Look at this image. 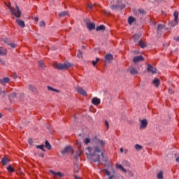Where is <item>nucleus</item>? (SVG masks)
<instances>
[{
  "label": "nucleus",
  "instance_id": "f257e3e1",
  "mask_svg": "<svg viewBox=\"0 0 179 179\" xmlns=\"http://www.w3.org/2000/svg\"><path fill=\"white\" fill-rule=\"evenodd\" d=\"M106 146V141L103 140L96 141V145L92 148L88 147L86 150L87 159L92 162H100V157H104V155L101 152Z\"/></svg>",
  "mask_w": 179,
  "mask_h": 179
},
{
  "label": "nucleus",
  "instance_id": "f03ea898",
  "mask_svg": "<svg viewBox=\"0 0 179 179\" xmlns=\"http://www.w3.org/2000/svg\"><path fill=\"white\" fill-rule=\"evenodd\" d=\"M7 6L10 9L11 15H15V17H20L22 16V11H20L17 6H16V10L10 6V3L8 4Z\"/></svg>",
  "mask_w": 179,
  "mask_h": 179
},
{
  "label": "nucleus",
  "instance_id": "7ed1b4c3",
  "mask_svg": "<svg viewBox=\"0 0 179 179\" xmlns=\"http://www.w3.org/2000/svg\"><path fill=\"white\" fill-rule=\"evenodd\" d=\"M55 68H57V69H60V70H65L68 69L69 66H71V64H58V63H55L54 64Z\"/></svg>",
  "mask_w": 179,
  "mask_h": 179
},
{
  "label": "nucleus",
  "instance_id": "20e7f679",
  "mask_svg": "<svg viewBox=\"0 0 179 179\" xmlns=\"http://www.w3.org/2000/svg\"><path fill=\"white\" fill-rule=\"evenodd\" d=\"M81 146H82V143L79 141H77L76 148H78V151H77V156L74 157L75 159H78V157H79V156L82 155V152L83 151L82 150Z\"/></svg>",
  "mask_w": 179,
  "mask_h": 179
},
{
  "label": "nucleus",
  "instance_id": "39448f33",
  "mask_svg": "<svg viewBox=\"0 0 179 179\" xmlns=\"http://www.w3.org/2000/svg\"><path fill=\"white\" fill-rule=\"evenodd\" d=\"M62 155H65L66 153H71L73 155V148L71 146H67L61 152Z\"/></svg>",
  "mask_w": 179,
  "mask_h": 179
},
{
  "label": "nucleus",
  "instance_id": "423d86ee",
  "mask_svg": "<svg viewBox=\"0 0 179 179\" xmlns=\"http://www.w3.org/2000/svg\"><path fill=\"white\" fill-rule=\"evenodd\" d=\"M76 91L78 92V93H79L82 96H84L85 97H86V96H87V92H86V91H85L83 90V88H82L80 87H77Z\"/></svg>",
  "mask_w": 179,
  "mask_h": 179
},
{
  "label": "nucleus",
  "instance_id": "0eeeda50",
  "mask_svg": "<svg viewBox=\"0 0 179 179\" xmlns=\"http://www.w3.org/2000/svg\"><path fill=\"white\" fill-rule=\"evenodd\" d=\"M114 59V57L111 54H108L105 56V62H111Z\"/></svg>",
  "mask_w": 179,
  "mask_h": 179
},
{
  "label": "nucleus",
  "instance_id": "6e6552de",
  "mask_svg": "<svg viewBox=\"0 0 179 179\" xmlns=\"http://www.w3.org/2000/svg\"><path fill=\"white\" fill-rule=\"evenodd\" d=\"M9 82H10V79H9V78L8 77L3 78V79H0V83L3 86H5L6 83H9Z\"/></svg>",
  "mask_w": 179,
  "mask_h": 179
},
{
  "label": "nucleus",
  "instance_id": "1a4fd4ad",
  "mask_svg": "<svg viewBox=\"0 0 179 179\" xmlns=\"http://www.w3.org/2000/svg\"><path fill=\"white\" fill-rule=\"evenodd\" d=\"M148 72H152V73H156V68L153 67L152 65L149 64L147 68Z\"/></svg>",
  "mask_w": 179,
  "mask_h": 179
},
{
  "label": "nucleus",
  "instance_id": "9d476101",
  "mask_svg": "<svg viewBox=\"0 0 179 179\" xmlns=\"http://www.w3.org/2000/svg\"><path fill=\"white\" fill-rule=\"evenodd\" d=\"M92 103L94 106H99V104H100L101 103L100 99H98L97 97H94L92 99Z\"/></svg>",
  "mask_w": 179,
  "mask_h": 179
},
{
  "label": "nucleus",
  "instance_id": "9b49d317",
  "mask_svg": "<svg viewBox=\"0 0 179 179\" xmlns=\"http://www.w3.org/2000/svg\"><path fill=\"white\" fill-rule=\"evenodd\" d=\"M87 27L88 30H94V29H96V25H94V23L89 22L87 23Z\"/></svg>",
  "mask_w": 179,
  "mask_h": 179
},
{
  "label": "nucleus",
  "instance_id": "f8f14e48",
  "mask_svg": "<svg viewBox=\"0 0 179 179\" xmlns=\"http://www.w3.org/2000/svg\"><path fill=\"white\" fill-rule=\"evenodd\" d=\"M146 127H148V120H146V119H143V120H141V124L140 126V128L145 129L146 128Z\"/></svg>",
  "mask_w": 179,
  "mask_h": 179
},
{
  "label": "nucleus",
  "instance_id": "ddd939ff",
  "mask_svg": "<svg viewBox=\"0 0 179 179\" xmlns=\"http://www.w3.org/2000/svg\"><path fill=\"white\" fill-rule=\"evenodd\" d=\"M115 2H120L119 0H114L111 2V9L115 10L117 9V8H120V6L118 4H114Z\"/></svg>",
  "mask_w": 179,
  "mask_h": 179
},
{
  "label": "nucleus",
  "instance_id": "4468645a",
  "mask_svg": "<svg viewBox=\"0 0 179 179\" xmlns=\"http://www.w3.org/2000/svg\"><path fill=\"white\" fill-rule=\"evenodd\" d=\"M50 172L51 173V174H52L54 176V177H57V176H58L59 177H63L64 176L62 173H61L60 171L54 172V171L50 170Z\"/></svg>",
  "mask_w": 179,
  "mask_h": 179
},
{
  "label": "nucleus",
  "instance_id": "2eb2a0df",
  "mask_svg": "<svg viewBox=\"0 0 179 179\" xmlns=\"http://www.w3.org/2000/svg\"><path fill=\"white\" fill-rule=\"evenodd\" d=\"M3 43H6L7 44H8V45H10V47L12 48H16V44L15 43H9V39L8 38H4L3 39Z\"/></svg>",
  "mask_w": 179,
  "mask_h": 179
},
{
  "label": "nucleus",
  "instance_id": "dca6fc26",
  "mask_svg": "<svg viewBox=\"0 0 179 179\" xmlns=\"http://www.w3.org/2000/svg\"><path fill=\"white\" fill-rule=\"evenodd\" d=\"M16 22L18 24V26H20V27H25L26 24H24V21L20 20L19 19L16 20Z\"/></svg>",
  "mask_w": 179,
  "mask_h": 179
},
{
  "label": "nucleus",
  "instance_id": "f3484780",
  "mask_svg": "<svg viewBox=\"0 0 179 179\" xmlns=\"http://www.w3.org/2000/svg\"><path fill=\"white\" fill-rule=\"evenodd\" d=\"M8 50L4 48L0 47V55H6Z\"/></svg>",
  "mask_w": 179,
  "mask_h": 179
},
{
  "label": "nucleus",
  "instance_id": "a211bd4d",
  "mask_svg": "<svg viewBox=\"0 0 179 179\" xmlns=\"http://www.w3.org/2000/svg\"><path fill=\"white\" fill-rule=\"evenodd\" d=\"M134 62H139L141 61H143V57L142 56H137L135 57L133 59Z\"/></svg>",
  "mask_w": 179,
  "mask_h": 179
},
{
  "label": "nucleus",
  "instance_id": "6ab92c4d",
  "mask_svg": "<svg viewBox=\"0 0 179 179\" xmlns=\"http://www.w3.org/2000/svg\"><path fill=\"white\" fill-rule=\"evenodd\" d=\"M116 169H118V170H122V171H124V173H127V170L124 169V166L120 164H116Z\"/></svg>",
  "mask_w": 179,
  "mask_h": 179
},
{
  "label": "nucleus",
  "instance_id": "aec40b11",
  "mask_svg": "<svg viewBox=\"0 0 179 179\" xmlns=\"http://www.w3.org/2000/svg\"><path fill=\"white\" fill-rule=\"evenodd\" d=\"M152 83L154 85H155V87H159V85H160V80L155 78L153 81Z\"/></svg>",
  "mask_w": 179,
  "mask_h": 179
},
{
  "label": "nucleus",
  "instance_id": "412c9836",
  "mask_svg": "<svg viewBox=\"0 0 179 179\" xmlns=\"http://www.w3.org/2000/svg\"><path fill=\"white\" fill-rule=\"evenodd\" d=\"M8 163H9V159L8 158H3L1 159V164L3 165V166H6V164H8Z\"/></svg>",
  "mask_w": 179,
  "mask_h": 179
},
{
  "label": "nucleus",
  "instance_id": "4be33fe9",
  "mask_svg": "<svg viewBox=\"0 0 179 179\" xmlns=\"http://www.w3.org/2000/svg\"><path fill=\"white\" fill-rule=\"evenodd\" d=\"M45 148L48 150H51V144H50V143L48 142V141H45Z\"/></svg>",
  "mask_w": 179,
  "mask_h": 179
},
{
  "label": "nucleus",
  "instance_id": "5701e85b",
  "mask_svg": "<svg viewBox=\"0 0 179 179\" xmlns=\"http://www.w3.org/2000/svg\"><path fill=\"white\" fill-rule=\"evenodd\" d=\"M100 30H106V27L104 25H100L96 27V31H100Z\"/></svg>",
  "mask_w": 179,
  "mask_h": 179
},
{
  "label": "nucleus",
  "instance_id": "b1692460",
  "mask_svg": "<svg viewBox=\"0 0 179 179\" xmlns=\"http://www.w3.org/2000/svg\"><path fill=\"white\" fill-rule=\"evenodd\" d=\"M135 21V19L134 18V17H129L128 18V23L129 24H132V23Z\"/></svg>",
  "mask_w": 179,
  "mask_h": 179
},
{
  "label": "nucleus",
  "instance_id": "393cba45",
  "mask_svg": "<svg viewBox=\"0 0 179 179\" xmlns=\"http://www.w3.org/2000/svg\"><path fill=\"white\" fill-rule=\"evenodd\" d=\"M139 45L141 48H145V47H146V43L142 41H140Z\"/></svg>",
  "mask_w": 179,
  "mask_h": 179
},
{
  "label": "nucleus",
  "instance_id": "a878e982",
  "mask_svg": "<svg viewBox=\"0 0 179 179\" xmlns=\"http://www.w3.org/2000/svg\"><path fill=\"white\" fill-rule=\"evenodd\" d=\"M173 16L175 17L174 20L177 23V20H178V13L177 11H175Z\"/></svg>",
  "mask_w": 179,
  "mask_h": 179
},
{
  "label": "nucleus",
  "instance_id": "bb28decb",
  "mask_svg": "<svg viewBox=\"0 0 179 179\" xmlns=\"http://www.w3.org/2000/svg\"><path fill=\"white\" fill-rule=\"evenodd\" d=\"M7 170L10 172V173H13L15 171V169H13V167H12V166L9 165L7 168Z\"/></svg>",
  "mask_w": 179,
  "mask_h": 179
},
{
  "label": "nucleus",
  "instance_id": "cd10ccee",
  "mask_svg": "<svg viewBox=\"0 0 179 179\" xmlns=\"http://www.w3.org/2000/svg\"><path fill=\"white\" fill-rule=\"evenodd\" d=\"M130 73H131V75H136V73H138V71L133 68L131 69Z\"/></svg>",
  "mask_w": 179,
  "mask_h": 179
},
{
  "label": "nucleus",
  "instance_id": "c85d7f7f",
  "mask_svg": "<svg viewBox=\"0 0 179 179\" xmlns=\"http://www.w3.org/2000/svg\"><path fill=\"white\" fill-rule=\"evenodd\" d=\"M36 148L37 149H41L43 152H45V150H44V145H36Z\"/></svg>",
  "mask_w": 179,
  "mask_h": 179
},
{
  "label": "nucleus",
  "instance_id": "c756f323",
  "mask_svg": "<svg viewBox=\"0 0 179 179\" xmlns=\"http://www.w3.org/2000/svg\"><path fill=\"white\" fill-rule=\"evenodd\" d=\"M157 178H159V179H163V171H160V172L157 174Z\"/></svg>",
  "mask_w": 179,
  "mask_h": 179
},
{
  "label": "nucleus",
  "instance_id": "7c9ffc66",
  "mask_svg": "<svg viewBox=\"0 0 179 179\" xmlns=\"http://www.w3.org/2000/svg\"><path fill=\"white\" fill-rule=\"evenodd\" d=\"M135 149H136V150H141L142 149V145H140L139 144H136V145H135Z\"/></svg>",
  "mask_w": 179,
  "mask_h": 179
},
{
  "label": "nucleus",
  "instance_id": "2f4dec72",
  "mask_svg": "<svg viewBox=\"0 0 179 179\" xmlns=\"http://www.w3.org/2000/svg\"><path fill=\"white\" fill-rule=\"evenodd\" d=\"M66 15H68V12H62V13H59V16L60 17L62 16H66Z\"/></svg>",
  "mask_w": 179,
  "mask_h": 179
},
{
  "label": "nucleus",
  "instance_id": "473e14b6",
  "mask_svg": "<svg viewBox=\"0 0 179 179\" xmlns=\"http://www.w3.org/2000/svg\"><path fill=\"white\" fill-rule=\"evenodd\" d=\"M99 61H100V59L99 57L96 59V61H92L93 66H96V64H97V62H99Z\"/></svg>",
  "mask_w": 179,
  "mask_h": 179
},
{
  "label": "nucleus",
  "instance_id": "72a5a7b5",
  "mask_svg": "<svg viewBox=\"0 0 179 179\" xmlns=\"http://www.w3.org/2000/svg\"><path fill=\"white\" fill-rule=\"evenodd\" d=\"M38 66H41V68H43L44 66V63L43 62V60H41L38 63Z\"/></svg>",
  "mask_w": 179,
  "mask_h": 179
},
{
  "label": "nucleus",
  "instance_id": "f704fd0d",
  "mask_svg": "<svg viewBox=\"0 0 179 179\" xmlns=\"http://www.w3.org/2000/svg\"><path fill=\"white\" fill-rule=\"evenodd\" d=\"M48 90H52L53 92H59L57 90H55V89L52 88V87H50V86H48Z\"/></svg>",
  "mask_w": 179,
  "mask_h": 179
},
{
  "label": "nucleus",
  "instance_id": "c9c22d12",
  "mask_svg": "<svg viewBox=\"0 0 179 179\" xmlns=\"http://www.w3.org/2000/svg\"><path fill=\"white\" fill-rule=\"evenodd\" d=\"M134 41H136L139 38V35L135 34L134 35Z\"/></svg>",
  "mask_w": 179,
  "mask_h": 179
},
{
  "label": "nucleus",
  "instance_id": "e433bc0d",
  "mask_svg": "<svg viewBox=\"0 0 179 179\" xmlns=\"http://www.w3.org/2000/svg\"><path fill=\"white\" fill-rule=\"evenodd\" d=\"M29 90H31V92H34V90H36V88L33 85H29Z\"/></svg>",
  "mask_w": 179,
  "mask_h": 179
},
{
  "label": "nucleus",
  "instance_id": "4c0bfd02",
  "mask_svg": "<svg viewBox=\"0 0 179 179\" xmlns=\"http://www.w3.org/2000/svg\"><path fill=\"white\" fill-rule=\"evenodd\" d=\"M82 55H83L82 52L79 50L78 53L77 54V57H78V58H82Z\"/></svg>",
  "mask_w": 179,
  "mask_h": 179
},
{
  "label": "nucleus",
  "instance_id": "58836bf2",
  "mask_svg": "<svg viewBox=\"0 0 179 179\" xmlns=\"http://www.w3.org/2000/svg\"><path fill=\"white\" fill-rule=\"evenodd\" d=\"M41 27H44L45 26V22L44 21H41L40 23Z\"/></svg>",
  "mask_w": 179,
  "mask_h": 179
},
{
  "label": "nucleus",
  "instance_id": "ea45409f",
  "mask_svg": "<svg viewBox=\"0 0 179 179\" xmlns=\"http://www.w3.org/2000/svg\"><path fill=\"white\" fill-rule=\"evenodd\" d=\"M85 145H87V143H90V138H85Z\"/></svg>",
  "mask_w": 179,
  "mask_h": 179
},
{
  "label": "nucleus",
  "instance_id": "a19ab883",
  "mask_svg": "<svg viewBox=\"0 0 179 179\" xmlns=\"http://www.w3.org/2000/svg\"><path fill=\"white\" fill-rule=\"evenodd\" d=\"M138 12H139V13H141V14L145 13V10L143 9H139Z\"/></svg>",
  "mask_w": 179,
  "mask_h": 179
},
{
  "label": "nucleus",
  "instance_id": "79ce46f5",
  "mask_svg": "<svg viewBox=\"0 0 179 179\" xmlns=\"http://www.w3.org/2000/svg\"><path fill=\"white\" fill-rule=\"evenodd\" d=\"M162 29H163V25L159 24L158 25V30H162Z\"/></svg>",
  "mask_w": 179,
  "mask_h": 179
},
{
  "label": "nucleus",
  "instance_id": "37998d69",
  "mask_svg": "<svg viewBox=\"0 0 179 179\" xmlns=\"http://www.w3.org/2000/svg\"><path fill=\"white\" fill-rule=\"evenodd\" d=\"M88 7H90V9H92L93 5L92 3H88Z\"/></svg>",
  "mask_w": 179,
  "mask_h": 179
},
{
  "label": "nucleus",
  "instance_id": "c03bdc74",
  "mask_svg": "<svg viewBox=\"0 0 179 179\" xmlns=\"http://www.w3.org/2000/svg\"><path fill=\"white\" fill-rule=\"evenodd\" d=\"M28 142H29V145H31V143H33V140H31V139L30 138V139H29Z\"/></svg>",
  "mask_w": 179,
  "mask_h": 179
},
{
  "label": "nucleus",
  "instance_id": "a18cd8bd",
  "mask_svg": "<svg viewBox=\"0 0 179 179\" xmlns=\"http://www.w3.org/2000/svg\"><path fill=\"white\" fill-rule=\"evenodd\" d=\"M105 173H106V176H110V171H108V170H106Z\"/></svg>",
  "mask_w": 179,
  "mask_h": 179
},
{
  "label": "nucleus",
  "instance_id": "49530a36",
  "mask_svg": "<svg viewBox=\"0 0 179 179\" xmlns=\"http://www.w3.org/2000/svg\"><path fill=\"white\" fill-rule=\"evenodd\" d=\"M0 62H1V65H5V61L4 60H1L0 59Z\"/></svg>",
  "mask_w": 179,
  "mask_h": 179
},
{
  "label": "nucleus",
  "instance_id": "de8ad7c7",
  "mask_svg": "<svg viewBox=\"0 0 179 179\" xmlns=\"http://www.w3.org/2000/svg\"><path fill=\"white\" fill-rule=\"evenodd\" d=\"M109 179H117V178H115V176H110L109 177Z\"/></svg>",
  "mask_w": 179,
  "mask_h": 179
},
{
  "label": "nucleus",
  "instance_id": "09e8293b",
  "mask_svg": "<svg viewBox=\"0 0 179 179\" xmlns=\"http://www.w3.org/2000/svg\"><path fill=\"white\" fill-rule=\"evenodd\" d=\"M105 124H106L107 128H109L110 126L108 124V122L106 121Z\"/></svg>",
  "mask_w": 179,
  "mask_h": 179
},
{
  "label": "nucleus",
  "instance_id": "8fccbe9b",
  "mask_svg": "<svg viewBox=\"0 0 179 179\" xmlns=\"http://www.w3.org/2000/svg\"><path fill=\"white\" fill-rule=\"evenodd\" d=\"M34 20H35V22H38V17H36L34 18Z\"/></svg>",
  "mask_w": 179,
  "mask_h": 179
},
{
  "label": "nucleus",
  "instance_id": "3c124183",
  "mask_svg": "<svg viewBox=\"0 0 179 179\" xmlns=\"http://www.w3.org/2000/svg\"><path fill=\"white\" fill-rule=\"evenodd\" d=\"M121 153H124V148H120Z\"/></svg>",
  "mask_w": 179,
  "mask_h": 179
},
{
  "label": "nucleus",
  "instance_id": "603ef678",
  "mask_svg": "<svg viewBox=\"0 0 179 179\" xmlns=\"http://www.w3.org/2000/svg\"><path fill=\"white\" fill-rule=\"evenodd\" d=\"M176 161L177 162V163H179V157L176 158Z\"/></svg>",
  "mask_w": 179,
  "mask_h": 179
},
{
  "label": "nucleus",
  "instance_id": "864d4df0",
  "mask_svg": "<svg viewBox=\"0 0 179 179\" xmlns=\"http://www.w3.org/2000/svg\"><path fill=\"white\" fill-rule=\"evenodd\" d=\"M76 179H82V178L79 177V176H75Z\"/></svg>",
  "mask_w": 179,
  "mask_h": 179
},
{
  "label": "nucleus",
  "instance_id": "5fc2aeb1",
  "mask_svg": "<svg viewBox=\"0 0 179 179\" xmlns=\"http://www.w3.org/2000/svg\"><path fill=\"white\" fill-rule=\"evenodd\" d=\"M175 40H176V41H179V37L176 38Z\"/></svg>",
  "mask_w": 179,
  "mask_h": 179
},
{
  "label": "nucleus",
  "instance_id": "6e6d98bb",
  "mask_svg": "<svg viewBox=\"0 0 179 179\" xmlns=\"http://www.w3.org/2000/svg\"><path fill=\"white\" fill-rule=\"evenodd\" d=\"M124 8H125V5L122 6V9H124Z\"/></svg>",
  "mask_w": 179,
  "mask_h": 179
},
{
  "label": "nucleus",
  "instance_id": "4d7b16f0",
  "mask_svg": "<svg viewBox=\"0 0 179 179\" xmlns=\"http://www.w3.org/2000/svg\"><path fill=\"white\" fill-rule=\"evenodd\" d=\"M0 118H2V113H0Z\"/></svg>",
  "mask_w": 179,
  "mask_h": 179
},
{
  "label": "nucleus",
  "instance_id": "13d9d810",
  "mask_svg": "<svg viewBox=\"0 0 179 179\" xmlns=\"http://www.w3.org/2000/svg\"><path fill=\"white\" fill-rule=\"evenodd\" d=\"M125 153H128V150H124Z\"/></svg>",
  "mask_w": 179,
  "mask_h": 179
},
{
  "label": "nucleus",
  "instance_id": "bf43d9fd",
  "mask_svg": "<svg viewBox=\"0 0 179 179\" xmlns=\"http://www.w3.org/2000/svg\"><path fill=\"white\" fill-rule=\"evenodd\" d=\"M169 93H172L171 92H170V90H169Z\"/></svg>",
  "mask_w": 179,
  "mask_h": 179
},
{
  "label": "nucleus",
  "instance_id": "052dcab7",
  "mask_svg": "<svg viewBox=\"0 0 179 179\" xmlns=\"http://www.w3.org/2000/svg\"><path fill=\"white\" fill-rule=\"evenodd\" d=\"M2 92H3V93H5V91H3Z\"/></svg>",
  "mask_w": 179,
  "mask_h": 179
},
{
  "label": "nucleus",
  "instance_id": "680f3d73",
  "mask_svg": "<svg viewBox=\"0 0 179 179\" xmlns=\"http://www.w3.org/2000/svg\"><path fill=\"white\" fill-rule=\"evenodd\" d=\"M0 94H1V92H0Z\"/></svg>",
  "mask_w": 179,
  "mask_h": 179
}]
</instances>
